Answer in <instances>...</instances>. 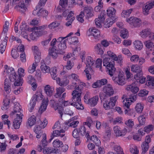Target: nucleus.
Listing matches in <instances>:
<instances>
[{
    "label": "nucleus",
    "instance_id": "obj_16",
    "mask_svg": "<svg viewBox=\"0 0 154 154\" xmlns=\"http://www.w3.org/2000/svg\"><path fill=\"white\" fill-rule=\"evenodd\" d=\"M107 15L112 20H116V18L115 17V13L116 10L113 8H109L107 10Z\"/></svg>",
    "mask_w": 154,
    "mask_h": 154
},
{
    "label": "nucleus",
    "instance_id": "obj_7",
    "mask_svg": "<svg viewBox=\"0 0 154 154\" xmlns=\"http://www.w3.org/2000/svg\"><path fill=\"white\" fill-rule=\"evenodd\" d=\"M9 78L11 82H14V85L15 86H20L22 85L23 83V79L16 75L15 73L14 75H11Z\"/></svg>",
    "mask_w": 154,
    "mask_h": 154
},
{
    "label": "nucleus",
    "instance_id": "obj_38",
    "mask_svg": "<svg viewBox=\"0 0 154 154\" xmlns=\"http://www.w3.org/2000/svg\"><path fill=\"white\" fill-rule=\"evenodd\" d=\"M53 146L54 147H63V143L62 141L59 140H56L54 141L53 143Z\"/></svg>",
    "mask_w": 154,
    "mask_h": 154
},
{
    "label": "nucleus",
    "instance_id": "obj_12",
    "mask_svg": "<svg viewBox=\"0 0 154 154\" xmlns=\"http://www.w3.org/2000/svg\"><path fill=\"white\" fill-rule=\"evenodd\" d=\"M21 106L19 103H15L14 107V111H12L10 114V116H12L16 114L17 116H23L22 113V110L21 109Z\"/></svg>",
    "mask_w": 154,
    "mask_h": 154
},
{
    "label": "nucleus",
    "instance_id": "obj_44",
    "mask_svg": "<svg viewBox=\"0 0 154 154\" xmlns=\"http://www.w3.org/2000/svg\"><path fill=\"white\" fill-rule=\"evenodd\" d=\"M40 16H42L43 17H45L48 15V12L47 11L44 10L42 8L39 10V14Z\"/></svg>",
    "mask_w": 154,
    "mask_h": 154
},
{
    "label": "nucleus",
    "instance_id": "obj_32",
    "mask_svg": "<svg viewBox=\"0 0 154 154\" xmlns=\"http://www.w3.org/2000/svg\"><path fill=\"white\" fill-rule=\"evenodd\" d=\"M89 31H91V34L95 38H97L98 36H99L100 35V32L98 30L94 29H90Z\"/></svg>",
    "mask_w": 154,
    "mask_h": 154
},
{
    "label": "nucleus",
    "instance_id": "obj_39",
    "mask_svg": "<svg viewBox=\"0 0 154 154\" xmlns=\"http://www.w3.org/2000/svg\"><path fill=\"white\" fill-rule=\"evenodd\" d=\"M91 66H88L87 68H86L84 71L86 73V76L88 79H90L91 78V75H89V72H92V69L91 67Z\"/></svg>",
    "mask_w": 154,
    "mask_h": 154
},
{
    "label": "nucleus",
    "instance_id": "obj_23",
    "mask_svg": "<svg viewBox=\"0 0 154 154\" xmlns=\"http://www.w3.org/2000/svg\"><path fill=\"white\" fill-rule=\"evenodd\" d=\"M98 100V97L96 96L88 99V103L91 106H94L96 105Z\"/></svg>",
    "mask_w": 154,
    "mask_h": 154
},
{
    "label": "nucleus",
    "instance_id": "obj_11",
    "mask_svg": "<svg viewBox=\"0 0 154 154\" xmlns=\"http://www.w3.org/2000/svg\"><path fill=\"white\" fill-rule=\"evenodd\" d=\"M127 21L135 27H139L141 24L140 19L135 17H131L127 19Z\"/></svg>",
    "mask_w": 154,
    "mask_h": 154
},
{
    "label": "nucleus",
    "instance_id": "obj_42",
    "mask_svg": "<svg viewBox=\"0 0 154 154\" xmlns=\"http://www.w3.org/2000/svg\"><path fill=\"white\" fill-rule=\"evenodd\" d=\"M120 36L123 38H127L128 36V31L124 29L121 30L120 32Z\"/></svg>",
    "mask_w": 154,
    "mask_h": 154
},
{
    "label": "nucleus",
    "instance_id": "obj_25",
    "mask_svg": "<svg viewBox=\"0 0 154 154\" xmlns=\"http://www.w3.org/2000/svg\"><path fill=\"white\" fill-rule=\"evenodd\" d=\"M113 131L116 136H122V134L121 128L120 127L118 126H116L113 128Z\"/></svg>",
    "mask_w": 154,
    "mask_h": 154
},
{
    "label": "nucleus",
    "instance_id": "obj_21",
    "mask_svg": "<svg viewBox=\"0 0 154 154\" xmlns=\"http://www.w3.org/2000/svg\"><path fill=\"white\" fill-rule=\"evenodd\" d=\"M44 90L48 96L51 97L52 95L53 89L49 85H47L45 86Z\"/></svg>",
    "mask_w": 154,
    "mask_h": 154
},
{
    "label": "nucleus",
    "instance_id": "obj_5",
    "mask_svg": "<svg viewBox=\"0 0 154 154\" xmlns=\"http://www.w3.org/2000/svg\"><path fill=\"white\" fill-rule=\"evenodd\" d=\"M117 96L111 97L110 98V101L105 100L103 102V107L106 110H109L112 108L115 105L116 101Z\"/></svg>",
    "mask_w": 154,
    "mask_h": 154
},
{
    "label": "nucleus",
    "instance_id": "obj_4",
    "mask_svg": "<svg viewBox=\"0 0 154 154\" xmlns=\"http://www.w3.org/2000/svg\"><path fill=\"white\" fill-rule=\"evenodd\" d=\"M57 42V40L56 38H54L53 39L51 42V46L52 47L51 48H50L49 49V54L53 58L56 59L58 57V54H63L64 52L62 51H60L56 49L55 45Z\"/></svg>",
    "mask_w": 154,
    "mask_h": 154
},
{
    "label": "nucleus",
    "instance_id": "obj_43",
    "mask_svg": "<svg viewBox=\"0 0 154 154\" xmlns=\"http://www.w3.org/2000/svg\"><path fill=\"white\" fill-rule=\"evenodd\" d=\"M143 107L141 103H138L137 104L135 109L138 113H141L143 109Z\"/></svg>",
    "mask_w": 154,
    "mask_h": 154
},
{
    "label": "nucleus",
    "instance_id": "obj_53",
    "mask_svg": "<svg viewBox=\"0 0 154 154\" xmlns=\"http://www.w3.org/2000/svg\"><path fill=\"white\" fill-rule=\"evenodd\" d=\"M7 44L5 42H2L0 45V52L2 54L4 52Z\"/></svg>",
    "mask_w": 154,
    "mask_h": 154
},
{
    "label": "nucleus",
    "instance_id": "obj_17",
    "mask_svg": "<svg viewBox=\"0 0 154 154\" xmlns=\"http://www.w3.org/2000/svg\"><path fill=\"white\" fill-rule=\"evenodd\" d=\"M93 9L91 8L85 7L84 8L83 12L86 14L85 16L86 17L88 18L91 17L93 16Z\"/></svg>",
    "mask_w": 154,
    "mask_h": 154
},
{
    "label": "nucleus",
    "instance_id": "obj_57",
    "mask_svg": "<svg viewBox=\"0 0 154 154\" xmlns=\"http://www.w3.org/2000/svg\"><path fill=\"white\" fill-rule=\"evenodd\" d=\"M139 59V56L137 55L132 56L131 57L130 60L132 62H137Z\"/></svg>",
    "mask_w": 154,
    "mask_h": 154
},
{
    "label": "nucleus",
    "instance_id": "obj_35",
    "mask_svg": "<svg viewBox=\"0 0 154 154\" xmlns=\"http://www.w3.org/2000/svg\"><path fill=\"white\" fill-rule=\"evenodd\" d=\"M141 147L143 151L142 153H143V154H144L149 149V144L143 142L142 144Z\"/></svg>",
    "mask_w": 154,
    "mask_h": 154
},
{
    "label": "nucleus",
    "instance_id": "obj_47",
    "mask_svg": "<svg viewBox=\"0 0 154 154\" xmlns=\"http://www.w3.org/2000/svg\"><path fill=\"white\" fill-rule=\"evenodd\" d=\"M11 54L12 57L15 59H16L18 57L19 55L18 51L14 49H13L11 50Z\"/></svg>",
    "mask_w": 154,
    "mask_h": 154
},
{
    "label": "nucleus",
    "instance_id": "obj_1",
    "mask_svg": "<svg viewBox=\"0 0 154 154\" xmlns=\"http://www.w3.org/2000/svg\"><path fill=\"white\" fill-rule=\"evenodd\" d=\"M114 61L110 62L106 66L107 69L109 71V74L111 76H113V80L119 85H123L125 84V78L124 75L120 72L117 71L114 66Z\"/></svg>",
    "mask_w": 154,
    "mask_h": 154
},
{
    "label": "nucleus",
    "instance_id": "obj_27",
    "mask_svg": "<svg viewBox=\"0 0 154 154\" xmlns=\"http://www.w3.org/2000/svg\"><path fill=\"white\" fill-rule=\"evenodd\" d=\"M150 33V30L149 29H146L142 30L140 32V35L141 37L144 38L147 37Z\"/></svg>",
    "mask_w": 154,
    "mask_h": 154
},
{
    "label": "nucleus",
    "instance_id": "obj_41",
    "mask_svg": "<svg viewBox=\"0 0 154 154\" xmlns=\"http://www.w3.org/2000/svg\"><path fill=\"white\" fill-rule=\"evenodd\" d=\"M5 90L8 93H9L11 90L10 86L8 81L6 79L5 80L4 85Z\"/></svg>",
    "mask_w": 154,
    "mask_h": 154
},
{
    "label": "nucleus",
    "instance_id": "obj_34",
    "mask_svg": "<svg viewBox=\"0 0 154 154\" xmlns=\"http://www.w3.org/2000/svg\"><path fill=\"white\" fill-rule=\"evenodd\" d=\"M134 45L135 48L138 50H140L143 47L142 43L140 41H135L134 42Z\"/></svg>",
    "mask_w": 154,
    "mask_h": 154
},
{
    "label": "nucleus",
    "instance_id": "obj_10",
    "mask_svg": "<svg viewBox=\"0 0 154 154\" xmlns=\"http://www.w3.org/2000/svg\"><path fill=\"white\" fill-rule=\"evenodd\" d=\"M137 97V94L136 95H131L130 96L129 98H126V102L124 103L123 101V104L127 108V109L125 110V114H127L130 111L129 107L131 102H132L134 100H135Z\"/></svg>",
    "mask_w": 154,
    "mask_h": 154
},
{
    "label": "nucleus",
    "instance_id": "obj_45",
    "mask_svg": "<svg viewBox=\"0 0 154 154\" xmlns=\"http://www.w3.org/2000/svg\"><path fill=\"white\" fill-rule=\"evenodd\" d=\"M85 13L84 12L82 11L81 12L80 14L78 16H77V19L78 21L81 23H82L84 22V20L83 17L85 16Z\"/></svg>",
    "mask_w": 154,
    "mask_h": 154
},
{
    "label": "nucleus",
    "instance_id": "obj_28",
    "mask_svg": "<svg viewBox=\"0 0 154 154\" xmlns=\"http://www.w3.org/2000/svg\"><path fill=\"white\" fill-rule=\"evenodd\" d=\"M54 151V148L51 147H46L43 149V152L44 154H50Z\"/></svg>",
    "mask_w": 154,
    "mask_h": 154
},
{
    "label": "nucleus",
    "instance_id": "obj_59",
    "mask_svg": "<svg viewBox=\"0 0 154 154\" xmlns=\"http://www.w3.org/2000/svg\"><path fill=\"white\" fill-rule=\"evenodd\" d=\"M131 152L133 154H138L139 150L137 146H135L134 148H131L130 149Z\"/></svg>",
    "mask_w": 154,
    "mask_h": 154
},
{
    "label": "nucleus",
    "instance_id": "obj_9",
    "mask_svg": "<svg viewBox=\"0 0 154 154\" xmlns=\"http://www.w3.org/2000/svg\"><path fill=\"white\" fill-rule=\"evenodd\" d=\"M47 25L41 26H35L32 28V31H34L39 36L45 35L47 33V31L44 30L46 28Z\"/></svg>",
    "mask_w": 154,
    "mask_h": 154
},
{
    "label": "nucleus",
    "instance_id": "obj_15",
    "mask_svg": "<svg viewBox=\"0 0 154 154\" xmlns=\"http://www.w3.org/2000/svg\"><path fill=\"white\" fill-rule=\"evenodd\" d=\"M40 68L42 72L44 73H49L51 71L50 68L47 66L44 60L41 61Z\"/></svg>",
    "mask_w": 154,
    "mask_h": 154
},
{
    "label": "nucleus",
    "instance_id": "obj_60",
    "mask_svg": "<svg viewBox=\"0 0 154 154\" xmlns=\"http://www.w3.org/2000/svg\"><path fill=\"white\" fill-rule=\"evenodd\" d=\"M153 126L152 125H149L144 128V131L148 132L152 131L153 129Z\"/></svg>",
    "mask_w": 154,
    "mask_h": 154
},
{
    "label": "nucleus",
    "instance_id": "obj_26",
    "mask_svg": "<svg viewBox=\"0 0 154 154\" xmlns=\"http://www.w3.org/2000/svg\"><path fill=\"white\" fill-rule=\"evenodd\" d=\"M66 41L67 40H64L62 42H60L58 44V50H58L63 51H63L66 48Z\"/></svg>",
    "mask_w": 154,
    "mask_h": 154
},
{
    "label": "nucleus",
    "instance_id": "obj_31",
    "mask_svg": "<svg viewBox=\"0 0 154 154\" xmlns=\"http://www.w3.org/2000/svg\"><path fill=\"white\" fill-rule=\"evenodd\" d=\"M138 119L139 124L137 125V127H139L140 126L143 125L145 124L146 119L143 115L140 116L138 117Z\"/></svg>",
    "mask_w": 154,
    "mask_h": 154
},
{
    "label": "nucleus",
    "instance_id": "obj_48",
    "mask_svg": "<svg viewBox=\"0 0 154 154\" xmlns=\"http://www.w3.org/2000/svg\"><path fill=\"white\" fill-rule=\"evenodd\" d=\"M4 105V106H3L2 108V110H5L7 109L6 108V106H8L10 103V100L8 98H6L3 100Z\"/></svg>",
    "mask_w": 154,
    "mask_h": 154
},
{
    "label": "nucleus",
    "instance_id": "obj_58",
    "mask_svg": "<svg viewBox=\"0 0 154 154\" xmlns=\"http://www.w3.org/2000/svg\"><path fill=\"white\" fill-rule=\"evenodd\" d=\"M91 57H89L88 59L87 60V62L86 63V66H92L94 64V60H91Z\"/></svg>",
    "mask_w": 154,
    "mask_h": 154
},
{
    "label": "nucleus",
    "instance_id": "obj_40",
    "mask_svg": "<svg viewBox=\"0 0 154 154\" xmlns=\"http://www.w3.org/2000/svg\"><path fill=\"white\" fill-rule=\"evenodd\" d=\"M114 148L116 154H124L122 149L119 146L116 145L114 146Z\"/></svg>",
    "mask_w": 154,
    "mask_h": 154
},
{
    "label": "nucleus",
    "instance_id": "obj_24",
    "mask_svg": "<svg viewBox=\"0 0 154 154\" xmlns=\"http://www.w3.org/2000/svg\"><path fill=\"white\" fill-rule=\"evenodd\" d=\"M67 0H60V5L61 6H58L57 8V11L58 12H61L63 8H64L65 5L67 3Z\"/></svg>",
    "mask_w": 154,
    "mask_h": 154
},
{
    "label": "nucleus",
    "instance_id": "obj_64",
    "mask_svg": "<svg viewBox=\"0 0 154 154\" xmlns=\"http://www.w3.org/2000/svg\"><path fill=\"white\" fill-rule=\"evenodd\" d=\"M102 63V60L101 59H97L96 61V66L97 68L100 67L101 69V66Z\"/></svg>",
    "mask_w": 154,
    "mask_h": 154
},
{
    "label": "nucleus",
    "instance_id": "obj_50",
    "mask_svg": "<svg viewBox=\"0 0 154 154\" xmlns=\"http://www.w3.org/2000/svg\"><path fill=\"white\" fill-rule=\"evenodd\" d=\"M59 132V130H54L53 131L51 135L53 136L54 137L57 136H60L61 137H63L64 136L65 134H60Z\"/></svg>",
    "mask_w": 154,
    "mask_h": 154
},
{
    "label": "nucleus",
    "instance_id": "obj_19",
    "mask_svg": "<svg viewBox=\"0 0 154 154\" xmlns=\"http://www.w3.org/2000/svg\"><path fill=\"white\" fill-rule=\"evenodd\" d=\"M48 100H44L42 101V103L39 108L38 110V112L42 114L43 112L45 111L46 110L47 105L48 104Z\"/></svg>",
    "mask_w": 154,
    "mask_h": 154
},
{
    "label": "nucleus",
    "instance_id": "obj_2",
    "mask_svg": "<svg viewBox=\"0 0 154 154\" xmlns=\"http://www.w3.org/2000/svg\"><path fill=\"white\" fill-rule=\"evenodd\" d=\"M81 93L78 92V91L76 90H74L72 94V95L73 96L72 100L73 103H71L70 104L74 106L78 109H83L84 107L81 102Z\"/></svg>",
    "mask_w": 154,
    "mask_h": 154
},
{
    "label": "nucleus",
    "instance_id": "obj_55",
    "mask_svg": "<svg viewBox=\"0 0 154 154\" xmlns=\"http://www.w3.org/2000/svg\"><path fill=\"white\" fill-rule=\"evenodd\" d=\"M57 71V70L55 67H53L51 69V71L49 72L51 74V76L52 77L53 79V77L56 76V72Z\"/></svg>",
    "mask_w": 154,
    "mask_h": 154
},
{
    "label": "nucleus",
    "instance_id": "obj_33",
    "mask_svg": "<svg viewBox=\"0 0 154 154\" xmlns=\"http://www.w3.org/2000/svg\"><path fill=\"white\" fill-rule=\"evenodd\" d=\"M95 48L98 54L102 55L103 54L104 51L101 48V45L100 43L97 44L95 47Z\"/></svg>",
    "mask_w": 154,
    "mask_h": 154
},
{
    "label": "nucleus",
    "instance_id": "obj_18",
    "mask_svg": "<svg viewBox=\"0 0 154 154\" xmlns=\"http://www.w3.org/2000/svg\"><path fill=\"white\" fill-rule=\"evenodd\" d=\"M79 133L81 134L82 136H85L86 137L88 140L89 137V132L88 131L86 132L85 128L84 126H81L79 128Z\"/></svg>",
    "mask_w": 154,
    "mask_h": 154
},
{
    "label": "nucleus",
    "instance_id": "obj_36",
    "mask_svg": "<svg viewBox=\"0 0 154 154\" xmlns=\"http://www.w3.org/2000/svg\"><path fill=\"white\" fill-rule=\"evenodd\" d=\"M36 122V118L34 116H31L28 119V122L29 126H31L34 125Z\"/></svg>",
    "mask_w": 154,
    "mask_h": 154
},
{
    "label": "nucleus",
    "instance_id": "obj_6",
    "mask_svg": "<svg viewBox=\"0 0 154 154\" xmlns=\"http://www.w3.org/2000/svg\"><path fill=\"white\" fill-rule=\"evenodd\" d=\"M43 96L42 93L40 92H37L33 95L32 100L29 104L30 109L29 110L30 112H32L33 110L34 107L35 105L37 99L41 100L42 99Z\"/></svg>",
    "mask_w": 154,
    "mask_h": 154
},
{
    "label": "nucleus",
    "instance_id": "obj_61",
    "mask_svg": "<svg viewBox=\"0 0 154 154\" xmlns=\"http://www.w3.org/2000/svg\"><path fill=\"white\" fill-rule=\"evenodd\" d=\"M28 83L31 85L34 82H36L35 79L32 75H29L28 76Z\"/></svg>",
    "mask_w": 154,
    "mask_h": 154
},
{
    "label": "nucleus",
    "instance_id": "obj_51",
    "mask_svg": "<svg viewBox=\"0 0 154 154\" xmlns=\"http://www.w3.org/2000/svg\"><path fill=\"white\" fill-rule=\"evenodd\" d=\"M125 124L129 128H132L134 125L133 121L131 119H129L125 122Z\"/></svg>",
    "mask_w": 154,
    "mask_h": 154
},
{
    "label": "nucleus",
    "instance_id": "obj_8",
    "mask_svg": "<svg viewBox=\"0 0 154 154\" xmlns=\"http://www.w3.org/2000/svg\"><path fill=\"white\" fill-rule=\"evenodd\" d=\"M131 70L133 72H136L137 74L134 75V78L136 80L141 78L143 75L142 69L137 65H133L131 67Z\"/></svg>",
    "mask_w": 154,
    "mask_h": 154
},
{
    "label": "nucleus",
    "instance_id": "obj_62",
    "mask_svg": "<svg viewBox=\"0 0 154 154\" xmlns=\"http://www.w3.org/2000/svg\"><path fill=\"white\" fill-rule=\"evenodd\" d=\"M51 39V35H50L49 36V38L45 40L42 42V44L43 46H45L47 45L49 42H50Z\"/></svg>",
    "mask_w": 154,
    "mask_h": 154
},
{
    "label": "nucleus",
    "instance_id": "obj_29",
    "mask_svg": "<svg viewBox=\"0 0 154 154\" xmlns=\"http://www.w3.org/2000/svg\"><path fill=\"white\" fill-rule=\"evenodd\" d=\"M128 91H131L134 94H136L139 91V88L137 87H134L131 85L128 86L127 87Z\"/></svg>",
    "mask_w": 154,
    "mask_h": 154
},
{
    "label": "nucleus",
    "instance_id": "obj_20",
    "mask_svg": "<svg viewBox=\"0 0 154 154\" xmlns=\"http://www.w3.org/2000/svg\"><path fill=\"white\" fill-rule=\"evenodd\" d=\"M146 84L147 85L151 86L152 88H154V78L148 76L147 78Z\"/></svg>",
    "mask_w": 154,
    "mask_h": 154
},
{
    "label": "nucleus",
    "instance_id": "obj_46",
    "mask_svg": "<svg viewBox=\"0 0 154 154\" xmlns=\"http://www.w3.org/2000/svg\"><path fill=\"white\" fill-rule=\"evenodd\" d=\"M148 92L149 91L146 89L141 90L138 94V95L139 97H144L148 94Z\"/></svg>",
    "mask_w": 154,
    "mask_h": 154
},
{
    "label": "nucleus",
    "instance_id": "obj_13",
    "mask_svg": "<svg viewBox=\"0 0 154 154\" xmlns=\"http://www.w3.org/2000/svg\"><path fill=\"white\" fill-rule=\"evenodd\" d=\"M22 121V116H17L16 118L14 119L13 122V126L15 129H17L19 128Z\"/></svg>",
    "mask_w": 154,
    "mask_h": 154
},
{
    "label": "nucleus",
    "instance_id": "obj_37",
    "mask_svg": "<svg viewBox=\"0 0 154 154\" xmlns=\"http://www.w3.org/2000/svg\"><path fill=\"white\" fill-rule=\"evenodd\" d=\"M116 21V20H112V19H109V20L106 21L104 24V27L106 28H109L112 26L113 23Z\"/></svg>",
    "mask_w": 154,
    "mask_h": 154
},
{
    "label": "nucleus",
    "instance_id": "obj_3",
    "mask_svg": "<svg viewBox=\"0 0 154 154\" xmlns=\"http://www.w3.org/2000/svg\"><path fill=\"white\" fill-rule=\"evenodd\" d=\"M103 91L104 93H100L99 94L100 98L102 102L103 101L107 99L109 97L113 95L114 91L112 85L108 84L104 86L103 88Z\"/></svg>",
    "mask_w": 154,
    "mask_h": 154
},
{
    "label": "nucleus",
    "instance_id": "obj_30",
    "mask_svg": "<svg viewBox=\"0 0 154 154\" xmlns=\"http://www.w3.org/2000/svg\"><path fill=\"white\" fill-rule=\"evenodd\" d=\"M15 7L18 8V10L22 12H24L27 9L25 4L23 3H22V2L19 3V5L18 6H16Z\"/></svg>",
    "mask_w": 154,
    "mask_h": 154
},
{
    "label": "nucleus",
    "instance_id": "obj_56",
    "mask_svg": "<svg viewBox=\"0 0 154 154\" xmlns=\"http://www.w3.org/2000/svg\"><path fill=\"white\" fill-rule=\"evenodd\" d=\"M106 15L105 12L104 11H102L100 15L98 17V19L101 22H103L105 20V15Z\"/></svg>",
    "mask_w": 154,
    "mask_h": 154
},
{
    "label": "nucleus",
    "instance_id": "obj_14",
    "mask_svg": "<svg viewBox=\"0 0 154 154\" xmlns=\"http://www.w3.org/2000/svg\"><path fill=\"white\" fill-rule=\"evenodd\" d=\"M154 6V0H153L150 3L146 5L145 6V8L143 10V14L147 15L149 13V10Z\"/></svg>",
    "mask_w": 154,
    "mask_h": 154
},
{
    "label": "nucleus",
    "instance_id": "obj_54",
    "mask_svg": "<svg viewBox=\"0 0 154 154\" xmlns=\"http://www.w3.org/2000/svg\"><path fill=\"white\" fill-rule=\"evenodd\" d=\"M144 43L147 48H152L154 46V43L149 41H146Z\"/></svg>",
    "mask_w": 154,
    "mask_h": 154
},
{
    "label": "nucleus",
    "instance_id": "obj_49",
    "mask_svg": "<svg viewBox=\"0 0 154 154\" xmlns=\"http://www.w3.org/2000/svg\"><path fill=\"white\" fill-rule=\"evenodd\" d=\"M132 11V9H130L127 10H124L122 11V16H124V17H127L128 16H129L130 14L131 13Z\"/></svg>",
    "mask_w": 154,
    "mask_h": 154
},
{
    "label": "nucleus",
    "instance_id": "obj_52",
    "mask_svg": "<svg viewBox=\"0 0 154 154\" xmlns=\"http://www.w3.org/2000/svg\"><path fill=\"white\" fill-rule=\"evenodd\" d=\"M32 32L30 35V38L33 40H35L39 36L37 35L34 31H32Z\"/></svg>",
    "mask_w": 154,
    "mask_h": 154
},
{
    "label": "nucleus",
    "instance_id": "obj_63",
    "mask_svg": "<svg viewBox=\"0 0 154 154\" xmlns=\"http://www.w3.org/2000/svg\"><path fill=\"white\" fill-rule=\"evenodd\" d=\"M58 26V23L56 22H52L48 26V28L50 29L54 28L55 27Z\"/></svg>",
    "mask_w": 154,
    "mask_h": 154
},
{
    "label": "nucleus",
    "instance_id": "obj_22",
    "mask_svg": "<svg viewBox=\"0 0 154 154\" xmlns=\"http://www.w3.org/2000/svg\"><path fill=\"white\" fill-rule=\"evenodd\" d=\"M90 139L92 141L96 146H99L100 144V140L98 139L97 136L95 135H93L91 137L89 136L88 140Z\"/></svg>",
    "mask_w": 154,
    "mask_h": 154
}]
</instances>
